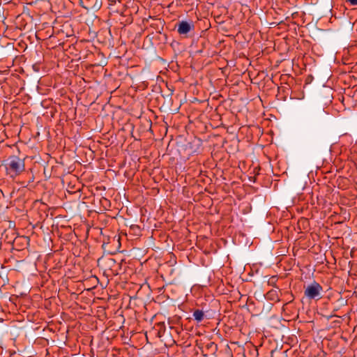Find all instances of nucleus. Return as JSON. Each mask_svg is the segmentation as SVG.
Instances as JSON below:
<instances>
[{"instance_id":"7","label":"nucleus","mask_w":357,"mask_h":357,"mask_svg":"<svg viewBox=\"0 0 357 357\" xmlns=\"http://www.w3.org/2000/svg\"><path fill=\"white\" fill-rule=\"evenodd\" d=\"M335 314H331V315H328L327 317V319L329 320L330 319H331L332 317H335Z\"/></svg>"},{"instance_id":"3","label":"nucleus","mask_w":357,"mask_h":357,"mask_svg":"<svg viewBox=\"0 0 357 357\" xmlns=\"http://www.w3.org/2000/svg\"><path fill=\"white\" fill-rule=\"evenodd\" d=\"M177 32L180 35L187 36L190 31L195 29L194 24L192 22L181 21L176 25Z\"/></svg>"},{"instance_id":"1","label":"nucleus","mask_w":357,"mask_h":357,"mask_svg":"<svg viewBox=\"0 0 357 357\" xmlns=\"http://www.w3.org/2000/svg\"><path fill=\"white\" fill-rule=\"evenodd\" d=\"M6 174L11 178H15L25 170L24 159L17 155H10L3 161Z\"/></svg>"},{"instance_id":"6","label":"nucleus","mask_w":357,"mask_h":357,"mask_svg":"<svg viewBox=\"0 0 357 357\" xmlns=\"http://www.w3.org/2000/svg\"><path fill=\"white\" fill-rule=\"evenodd\" d=\"M215 347V349H216V348H217V345H216V344H215L213 342H211L210 344H208V348H211V347Z\"/></svg>"},{"instance_id":"4","label":"nucleus","mask_w":357,"mask_h":357,"mask_svg":"<svg viewBox=\"0 0 357 357\" xmlns=\"http://www.w3.org/2000/svg\"><path fill=\"white\" fill-rule=\"evenodd\" d=\"M204 313L201 310H196L193 312V317L198 322H201L204 319Z\"/></svg>"},{"instance_id":"5","label":"nucleus","mask_w":357,"mask_h":357,"mask_svg":"<svg viewBox=\"0 0 357 357\" xmlns=\"http://www.w3.org/2000/svg\"><path fill=\"white\" fill-rule=\"evenodd\" d=\"M348 1L352 6H356L357 5V0H348Z\"/></svg>"},{"instance_id":"2","label":"nucleus","mask_w":357,"mask_h":357,"mask_svg":"<svg viewBox=\"0 0 357 357\" xmlns=\"http://www.w3.org/2000/svg\"><path fill=\"white\" fill-rule=\"evenodd\" d=\"M323 291L322 286L316 281H313L305 287L304 295L310 300L318 301L322 298Z\"/></svg>"}]
</instances>
